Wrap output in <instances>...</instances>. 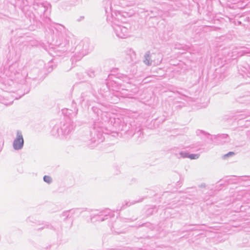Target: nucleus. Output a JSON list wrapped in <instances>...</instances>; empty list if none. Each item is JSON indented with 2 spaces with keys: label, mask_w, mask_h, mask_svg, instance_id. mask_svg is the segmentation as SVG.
Returning a JSON list of instances; mask_svg holds the SVG:
<instances>
[{
  "label": "nucleus",
  "mask_w": 250,
  "mask_h": 250,
  "mask_svg": "<svg viewBox=\"0 0 250 250\" xmlns=\"http://www.w3.org/2000/svg\"><path fill=\"white\" fill-rule=\"evenodd\" d=\"M23 144V139L21 135H19L17 137L16 139L14 141L13 143V146L15 149H19L22 147Z\"/></svg>",
  "instance_id": "f257e3e1"
},
{
  "label": "nucleus",
  "mask_w": 250,
  "mask_h": 250,
  "mask_svg": "<svg viewBox=\"0 0 250 250\" xmlns=\"http://www.w3.org/2000/svg\"><path fill=\"white\" fill-rule=\"evenodd\" d=\"M185 157H188L190 159H196L199 158V155L198 154H190V155H186Z\"/></svg>",
  "instance_id": "f03ea898"
},
{
  "label": "nucleus",
  "mask_w": 250,
  "mask_h": 250,
  "mask_svg": "<svg viewBox=\"0 0 250 250\" xmlns=\"http://www.w3.org/2000/svg\"><path fill=\"white\" fill-rule=\"evenodd\" d=\"M229 154L232 155V154H233V152H230Z\"/></svg>",
  "instance_id": "20e7f679"
},
{
  "label": "nucleus",
  "mask_w": 250,
  "mask_h": 250,
  "mask_svg": "<svg viewBox=\"0 0 250 250\" xmlns=\"http://www.w3.org/2000/svg\"><path fill=\"white\" fill-rule=\"evenodd\" d=\"M43 180L45 182L48 184L52 182V178H51L50 176L48 175L44 176L43 177Z\"/></svg>",
  "instance_id": "7ed1b4c3"
}]
</instances>
